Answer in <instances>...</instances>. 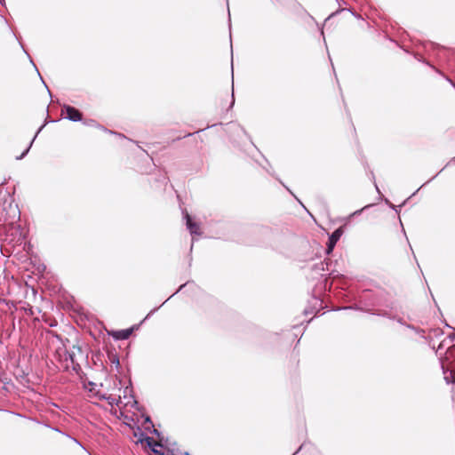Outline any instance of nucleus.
<instances>
[{
  "label": "nucleus",
  "mask_w": 455,
  "mask_h": 455,
  "mask_svg": "<svg viewBox=\"0 0 455 455\" xmlns=\"http://www.w3.org/2000/svg\"><path fill=\"white\" fill-rule=\"evenodd\" d=\"M112 362H113L114 363H116V366H118V365H119V360H118V358H116H116H114Z\"/></svg>",
  "instance_id": "obj_10"
},
{
  "label": "nucleus",
  "mask_w": 455,
  "mask_h": 455,
  "mask_svg": "<svg viewBox=\"0 0 455 455\" xmlns=\"http://www.w3.org/2000/svg\"><path fill=\"white\" fill-rule=\"evenodd\" d=\"M43 128H44V125H42V126L38 129V131H37L36 134L35 135V137H34V138H33V140H31V142H30L29 146H28V148L23 151V153H22L20 156H17V157H16L18 160L22 159V158H23V157H24V156L28 153V151H29V149H30V148H31V146H32V144H33V142H34L35 139L36 138L37 134L41 132V130H42Z\"/></svg>",
  "instance_id": "obj_6"
},
{
  "label": "nucleus",
  "mask_w": 455,
  "mask_h": 455,
  "mask_svg": "<svg viewBox=\"0 0 455 455\" xmlns=\"http://www.w3.org/2000/svg\"><path fill=\"white\" fill-rule=\"evenodd\" d=\"M102 398L107 400L110 405L117 404V400L112 396L106 397L103 395Z\"/></svg>",
  "instance_id": "obj_9"
},
{
  "label": "nucleus",
  "mask_w": 455,
  "mask_h": 455,
  "mask_svg": "<svg viewBox=\"0 0 455 455\" xmlns=\"http://www.w3.org/2000/svg\"><path fill=\"white\" fill-rule=\"evenodd\" d=\"M185 218H186V224H187V228L189 230L190 234L191 235H199L200 234V227L197 223H195L192 221L190 216L188 215V213H186L185 215Z\"/></svg>",
  "instance_id": "obj_3"
},
{
  "label": "nucleus",
  "mask_w": 455,
  "mask_h": 455,
  "mask_svg": "<svg viewBox=\"0 0 455 455\" xmlns=\"http://www.w3.org/2000/svg\"><path fill=\"white\" fill-rule=\"evenodd\" d=\"M63 108L65 109L66 111V118L70 120V121H73V122H77V121H80L81 118H82V114L76 109L74 107H71V106H68V105H65L63 107Z\"/></svg>",
  "instance_id": "obj_2"
},
{
  "label": "nucleus",
  "mask_w": 455,
  "mask_h": 455,
  "mask_svg": "<svg viewBox=\"0 0 455 455\" xmlns=\"http://www.w3.org/2000/svg\"><path fill=\"white\" fill-rule=\"evenodd\" d=\"M94 124V121L91 120L88 124Z\"/></svg>",
  "instance_id": "obj_14"
},
{
  "label": "nucleus",
  "mask_w": 455,
  "mask_h": 455,
  "mask_svg": "<svg viewBox=\"0 0 455 455\" xmlns=\"http://www.w3.org/2000/svg\"><path fill=\"white\" fill-rule=\"evenodd\" d=\"M132 332V329L120 330L114 332L113 337L116 339H127Z\"/></svg>",
  "instance_id": "obj_4"
},
{
  "label": "nucleus",
  "mask_w": 455,
  "mask_h": 455,
  "mask_svg": "<svg viewBox=\"0 0 455 455\" xmlns=\"http://www.w3.org/2000/svg\"><path fill=\"white\" fill-rule=\"evenodd\" d=\"M301 449H302V445L292 455H296Z\"/></svg>",
  "instance_id": "obj_12"
},
{
  "label": "nucleus",
  "mask_w": 455,
  "mask_h": 455,
  "mask_svg": "<svg viewBox=\"0 0 455 455\" xmlns=\"http://www.w3.org/2000/svg\"><path fill=\"white\" fill-rule=\"evenodd\" d=\"M146 443L148 444V447L151 448L152 451L154 453H156V454H159L158 451L155 449V446H158L159 444L157 443H156L151 437L149 436H147L146 437ZM160 455H163L162 453H160Z\"/></svg>",
  "instance_id": "obj_5"
},
{
  "label": "nucleus",
  "mask_w": 455,
  "mask_h": 455,
  "mask_svg": "<svg viewBox=\"0 0 455 455\" xmlns=\"http://www.w3.org/2000/svg\"><path fill=\"white\" fill-rule=\"evenodd\" d=\"M4 0H0V3H2Z\"/></svg>",
  "instance_id": "obj_16"
},
{
  "label": "nucleus",
  "mask_w": 455,
  "mask_h": 455,
  "mask_svg": "<svg viewBox=\"0 0 455 455\" xmlns=\"http://www.w3.org/2000/svg\"><path fill=\"white\" fill-rule=\"evenodd\" d=\"M184 286H185V284H184V285L180 286L179 291H180Z\"/></svg>",
  "instance_id": "obj_15"
},
{
  "label": "nucleus",
  "mask_w": 455,
  "mask_h": 455,
  "mask_svg": "<svg viewBox=\"0 0 455 455\" xmlns=\"http://www.w3.org/2000/svg\"><path fill=\"white\" fill-rule=\"evenodd\" d=\"M235 103V99H234V91L232 92V101H231V104H230V107H233Z\"/></svg>",
  "instance_id": "obj_11"
},
{
  "label": "nucleus",
  "mask_w": 455,
  "mask_h": 455,
  "mask_svg": "<svg viewBox=\"0 0 455 455\" xmlns=\"http://www.w3.org/2000/svg\"><path fill=\"white\" fill-rule=\"evenodd\" d=\"M64 355H65V361L70 360V362H71V363H72V364H73V368H74V369H76V366H77V367L79 366V364H78V363H76V364L75 365V361H74V356H75V355H74V353H71V352L66 351V352H65V354H64Z\"/></svg>",
  "instance_id": "obj_8"
},
{
  "label": "nucleus",
  "mask_w": 455,
  "mask_h": 455,
  "mask_svg": "<svg viewBox=\"0 0 455 455\" xmlns=\"http://www.w3.org/2000/svg\"><path fill=\"white\" fill-rule=\"evenodd\" d=\"M447 80L449 81V83H451V84L455 87V84L451 82V79H448V78H447Z\"/></svg>",
  "instance_id": "obj_13"
},
{
  "label": "nucleus",
  "mask_w": 455,
  "mask_h": 455,
  "mask_svg": "<svg viewBox=\"0 0 455 455\" xmlns=\"http://www.w3.org/2000/svg\"><path fill=\"white\" fill-rule=\"evenodd\" d=\"M444 373V379L447 384L452 383L455 384V375L453 371H450L449 374H447L446 371H443Z\"/></svg>",
  "instance_id": "obj_7"
},
{
  "label": "nucleus",
  "mask_w": 455,
  "mask_h": 455,
  "mask_svg": "<svg viewBox=\"0 0 455 455\" xmlns=\"http://www.w3.org/2000/svg\"><path fill=\"white\" fill-rule=\"evenodd\" d=\"M343 234V230L341 228H337L330 236L327 243L326 253L330 254L332 252L336 243L340 239Z\"/></svg>",
  "instance_id": "obj_1"
}]
</instances>
